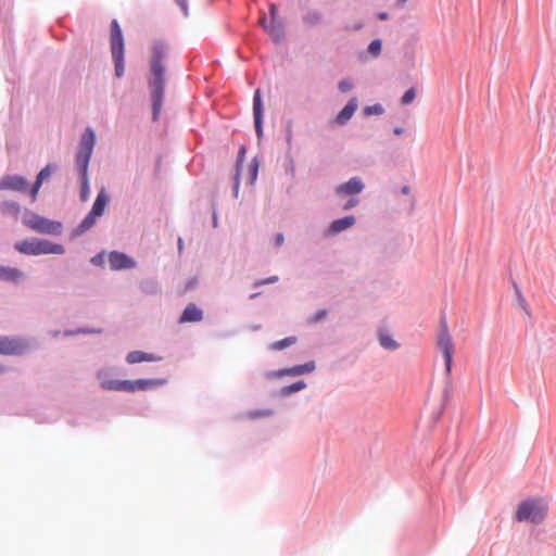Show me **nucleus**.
I'll list each match as a JSON object with an SVG mask.
<instances>
[{
	"mask_svg": "<svg viewBox=\"0 0 556 556\" xmlns=\"http://www.w3.org/2000/svg\"><path fill=\"white\" fill-rule=\"evenodd\" d=\"M167 52L168 48L163 41L156 40L152 43L150 56V77L148 83L152 98L154 119L157 118L163 105L165 85V67L163 61L166 58Z\"/></svg>",
	"mask_w": 556,
	"mask_h": 556,
	"instance_id": "f257e3e1",
	"label": "nucleus"
},
{
	"mask_svg": "<svg viewBox=\"0 0 556 556\" xmlns=\"http://www.w3.org/2000/svg\"><path fill=\"white\" fill-rule=\"evenodd\" d=\"M14 247L16 251L26 255L63 254L65 252L63 245L37 238L18 241Z\"/></svg>",
	"mask_w": 556,
	"mask_h": 556,
	"instance_id": "f03ea898",
	"label": "nucleus"
},
{
	"mask_svg": "<svg viewBox=\"0 0 556 556\" xmlns=\"http://www.w3.org/2000/svg\"><path fill=\"white\" fill-rule=\"evenodd\" d=\"M110 46L112 59L115 65V75L121 78L125 72L124 37L121 26L116 20H113L111 23Z\"/></svg>",
	"mask_w": 556,
	"mask_h": 556,
	"instance_id": "7ed1b4c3",
	"label": "nucleus"
},
{
	"mask_svg": "<svg viewBox=\"0 0 556 556\" xmlns=\"http://www.w3.org/2000/svg\"><path fill=\"white\" fill-rule=\"evenodd\" d=\"M547 507L540 500H526L518 505L515 518L532 523H540L546 516Z\"/></svg>",
	"mask_w": 556,
	"mask_h": 556,
	"instance_id": "20e7f679",
	"label": "nucleus"
},
{
	"mask_svg": "<svg viewBox=\"0 0 556 556\" xmlns=\"http://www.w3.org/2000/svg\"><path fill=\"white\" fill-rule=\"evenodd\" d=\"M269 16L270 21L268 23L266 15L263 14L258 21L260 25L269 35L273 41L279 43L285 39V27L278 15V8L275 3L269 4Z\"/></svg>",
	"mask_w": 556,
	"mask_h": 556,
	"instance_id": "39448f33",
	"label": "nucleus"
},
{
	"mask_svg": "<svg viewBox=\"0 0 556 556\" xmlns=\"http://www.w3.org/2000/svg\"><path fill=\"white\" fill-rule=\"evenodd\" d=\"M157 384H160V381L153 379L104 380L101 382V388L109 391L134 392L137 390H147Z\"/></svg>",
	"mask_w": 556,
	"mask_h": 556,
	"instance_id": "423d86ee",
	"label": "nucleus"
},
{
	"mask_svg": "<svg viewBox=\"0 0 556 556\" xmlns=\"http://www.w3.org/2000/svg\"><path fill=\"white\" fill-rule=\"evenodd\" d=\"M438 349L443 353L445 359V369L450 374L453 363L454 343L445 319H441L440 329L437 337Z\"/></svg>",
	"mask_w": 556,
	"mask_h": 556,
	"instance_id": "0eeeda50",
	"label": "nucleus"
},
{
	"mask_svg": "<svg viewBox=\"0 0 556 556\" xmlns=\"http://www.w3.org/2000/svg\"><path fill=\"white\" fill-rule=\"evenodd\" d=\"M24 224L31 230L40 233L59 235L62 232V224L60 222L50 220L35 213L25 218Z\"/></svg>",
	"mask_w": 556,
	"mask_h": 556,
	"instance_id": "6e6552de",
	"label": "nucleus"
},
{
	"mask_svg": "<svg viewBox=\"0 0 556 556\" xmlns=\"http://www.w3.org/2000/svg\"><path fill=\"white\" fill-rule=\"evenodd\" d=\"M28 348L25 340L21 338H10L0 336V354L3 355H20Z\"/></svg>",
	"mask_w": 556,
	"mask_h": 556,
	"instance_id": "1a4fd4ad",
	"label": "nucleus"
},
{
	"mask_svg": "<svg viewBox=\"0 0 556 556\" xmlns=\"http://www.w3.org/2000/svg\"><path fill=\"white\" fill-rule=\"evenodd\" d=\"M109 263L112 270L128 269L136 265L131 257L117 251H113L109 254Z\"/></svg>",
	"mask_w": 556,
	"mask_h": 556,
	"instance_id": "9d476101",
	"label": "nucleus"
},
{
	"mask_svg": "<svg viewBox=\"0 0 556 556\" xmlns=\"http://www.w3.org/2000/svg\"><path fill=\"white\" fill-rule=\"evenodd\" d=\"M364 190V184L361 178L352 177L349 181L341 184L337 187L336 193L338 195H354Z\"/></svg>",
	"mask_w": 556,
	"mask_h": 556,
	"instance_id": "9b49d317",
	"label": "nucleus"
},
{
	"mask_svg": "<svg viewBox=\"0 0 556 556\" xmlns=\"http://www.w3.org/2000/svg\"><path fill=\"white\" fill-rule=\"evenodd\" d=\"M253 115H254V125L255 130L258 137L262 136L263 127H262V116H263V105L261 100V91L257 89L254 93L253 98Z\"/></svg>",
	"mask_w": 556,
	"mask_h": 556,
	"instance_id": "f8f14e48",
	"label": "nucleus"
},
{
	"mask_svg": "<svg viewBox=\"0 0 556 556\" xmlns=\"http://www.w3.org/2000/svg\"><path fill=\"white\" fill-rule=\"evenodd\" d=\"M27 188V180L18 175L5 176L2 178V189H11L14 191H25Z\"/></svg>",
	"mask_w": 556,
	"mask_h": 556,
	"instance_id": "ddd939ff",
	"label": "nucleus"
},
{
	"mask_svg": "<svg viewBox=\"0 0 556 556\" xmlns=\"http://www.w3.org/2000/svg\"><path fill=\"white\" fill-rule=\"evenodd\" d=\"M162 359H163L162 356L151 354V353H146L142 351H132V352H129L126 356V362L128 364H136V363H141V362H159Z\"/></svg>",
	"mask_w": 556,
	"mask_h": 556,
	"instance_id": "4468645a",
	"label": "nucleus"
},
{
	"mask_svg": "<svg viewBox=\"0 0 556 556\" xmlns=\"http://www.w3.org/2000/svg\"><path fill=\"white\" fill-rule=\"evenodd\" d=\"M354 224H355V217L354 216H352V215L351 216H345V217H342V218L333 220L330 224L327 232L329 235H336V233H339V232H341L343 230L349 229Z\"/></svg>",
	"mask_w": 556,
	"mask_h": 556,
	"instance_id": "2eb2a0df",
	"label": "nucleus"
},
{
	"mask_svg": "<svg viewBox=\"0 0 556 556\" xmlns=\"http://www.w3.org/2000/svg\"><path fill=\"white\" fill-rule=\"evenodd\" d=\"M54 167L50 164H48L46 167H43L39 174L37 175L36 181L34 186L30 189V197L33 201H36L39 189L47 178H49L53 172Z\"/></svg>",
	"mask_w": 556,
	"mask_h": 556,
	"instance_id": "dca6fc26",
	"label": "nucleus"
},
{
	"mask_svg": "<svg viewBox=\"0 0 556 556\" xmlns=\"http://www.w3.org/2000/svg\"><path fill=\"white\" fill-rule=\"evenodd\" d=\"M203 318L202 311L193 303H190L185 308L181 317L180 323H194L200 321Z\"/></svg>",
	"mask_w": 556,
	"mask_h": 556,
	"instance_id": "f3484780",
	"label": "nucleus"
},
{
	"mask_svg": "<svg viewBox=\"0 0 556 556\" xmlns=\"http://www.w3.org/2000/svg\"><path fill=\"white\" fill-rule=\"evenodd\" d=\"M356 109H357V101L355 98H353L348 102V104L337 115L336 122L340 125L345 124L353 116Z\"/></svg>",
	"mask_w": 556,
	"mask_h": 556,
	"instance_id": "a211bd4d",
	"label": "nucleus"
},
{
	"mask_svg": "<svg viewBox=\"0 0 556 556\" xmlns=\"http://www.w3.org/2000/svg\"><path fill=\"white\" fill-rule=\"evenodd\" d=\"M24 277V274L14 267L0 266V280L16 282Z\"/></svg>",
	"mask_w": 556,
	"mask_h": 556,
	"instance_id": "6ab92c4d",
	"label": "nucleus"
},
{
	"mask_svg": "<svg viewBox=\"0 0 556 556\" xmlns=\"http://www.w3.org/2000/svg\"><path fill=\"white\" fill-rule=\"evenodd\" d=\"M94 141V132L89 128L86 129V131L81 136L78 152H86L92 154Z\"/></svg>",
	"mask_w": 556,
	"mask_h": 556,
	"instance_id": "aec40b11",
	"label": "nucleus"
},
{
	"mask_svg": "<svg viewBox=\"0 0 556 556\" xmlns=\"http://www.w3.org/2000/svg\"><path fill=\"white\" fill-rule=\"evenodd\" d=\"M108 202H109V197H108L105 190L102 189L98 193L90 212L98 217L101 216L104 213Z\"/></svg>",
	"mask_w": 556,
	"mask_h": 556,
	"instance_id": "412c9836",
	"label": "nucleus"
},
{
	"mask_svg": "<svg viewBox=\"0 0 556 556\" xmlns=\"http://www.w3.org/2000/svg\"><path fill=\"white\" fill-rule=\"evenodd\" d=\"M315 369V363L308 362L303 365H296L291 368H286L280 371L281 375L300 376L306 372H312Z\"/></svg>",
	"mask_w": 556,
	"mask_h": 556,
	"instance_id": "4be33fe9",
	"label": "nucleus"
},
{
	"mask_svg": "<svg viewBox=\"0 0 556 556\" xmlns=\"http://www.w3.org/2000/svg\"><path fill=\"white\" fill-rule=\"evenodd\" d=\"M91 154L86 152H77L76 154V168L80 177L88 176V165Z\"/></svg>",
	"mask_w": 556,
	"mask_h": 556,
	"instance_id": "5701e85b",
	"label": "nucleus"
},
{
	"mask_svg": "<svg viewBox=\"0 0 556 556\" xmlns=\"http://www.w3.org/2000/svg\"><path fill=\"white\" fill-rule=\"evenodd\" d=\"M378 339H379L380 345L387 350L393 351L399 348L397 342L392 338V336L388 331H386L383 329L379 330Z\"/></svg>",
	"mask_w": 556,
	"mask_h": 556,
	"instance_id": "b1692460",
	"label": "nucleus"
},
{
	"mask_svg": "<svg viewBox=\"0 0 556 556\" xmlns=\"http://www.w3.org/2000/svg\"><path fill=\"white\" fill-rule=\"evenodd\" d=\"M0 211L3 215L17 217L20 214V205L14 201H3L0 205Z\"/></svg>",
	"mask_w": 556,
	"mask_h": 556,
	"instance_id": "393cba45",
	"label": "nucleus"
},
{
	"mask_svg": "<svg viewBox=\"0 0 556 556\" xmlns=\"http://www.w3.org/2000/svg\"><path fill=\"white\" fill-rule=\"evenodd\" d=\"M295 342H296V338L295 337H288V338H285L282 340L274 342L270 345V349L274 350V351H280V350H283V349L294 344Z\"/></svg>",
	"mask_w": 556,
	"mask_h": 556,
	"instance_id": "a878e982",
	"label": "nucleus"
},
{
	"mask_svg": "<svg viewBox=\"0 0 556 556\" xmlns=\"http://www.w3.org/2000/svg\"><path fill=\"white\" fill-rule=\"evenodd\" d=\"M97 217L98 216L89 212V214L81 220V223L78 226L79 232L81 233L90 229L94 225Z\"/></svg>",
	"mask_w": 556,
	"mask_h": 556,
	"instance_id": "bb28decb",
	"label": "nucleus"
},
{
	"mask_svg": "<svg viewBox=\"0 0 556 556\" xmlns=\"http://www.w3.org/2000/svg\"><path fill=\"white\" fill-rule=\"evenodd\" d=\"M306 387L304 381H298L292 384L286 386L281 389L282 395H290L291 393H295L298 391L303 390Z\"/></svg>",
	"mask_w": 556,
	"mask_h": 556,
	"instance_id": "cd10ccee",
	"label": "nucleus"
},
{
	"mask_svg": "<svg viewBox=\"0 0 556 556\" xmlns=\"http://www.w3.org/2000/svg\"><path fill=\"white\" fill-rule=\"evenodd\" d=\"M80 178H81L80 198L83 201H87L88 197H89V179H88V176H84Z\"/></svg>",
	"mask_w": 556,
	"mask_h": 556,
	"instance_id": "c85d7f7f",
	"label": "nucleus"
},
{
	"mask_svg": "<svg viewBox=\"0 0 556 556\" xmlns=\"http://www.w3.org/2000/svg\"><path fill=\"white\" fill-rule=\"evenodd\" d=\"M415 98H416L415 89L409 88L408 90L405 91V93L401 98V103L404 105H407V104L412 103L415 100Z\"/></svg>",
	"mask_w": 556,
	"mask_h": 556,
	"instance_id": "c756f323",
	"label": "nucleus"
},
{
	"mask_svg": "<svg viewBox=\"0 0 556 556\" xmlns=\"http://www.w3.org/2000/svg\"><path fill=\"white\" fill-rule=\"evenodd\" d=\"M368 51L375 56L379 55L381 52V41L379 39L372 40L368 46Z\"/></svg>",
	"mask_w": 556,
	"mask_h": 556,
	"instance_id": "7c9ffc66",
	"label": "nucleus"
},
{
	"mask_svg": "<svg viewBox=\"0 0 556 556\" xmlns=\"http://www.w3.org/2000/svg\"><path fill=\"white\" fill-rule=\"evenodd\" d=\"M364 112L366 115H380L383 113V108L380 104H375L365 108Z\"/></svg>",
	"mask_w": 556,
	"mask_h": 556,
	"instance_id": "2f4dec72",
	"label": "nucleus"
},
{
	"mask_svg": "<svg viewBox=\"0 0 556 556\" xmlns=\"http://www.w3.org/2000/svg\"><path fill=\"white\" fill-rule=\"evenodd\" d=\"M338 87L341 92H348V91L352 90L354 86L351 80L343 79L339 83Z\"/></svg>",
	"mask_w": 556,
	"mask_h": 556,
	"instance_id": "473e14b6",
	"label": "nucleus"
},
{
	"mask_svg": "<svg viewBox=\"0 0 556 556\" xmlns=\"http://www.w3.org/2000/svg\"><path fill=\"white\" fill-rule=\"evenodd\" d=\"M278 281V277L277 276H271V277H268L267 279H262V280H257L254 286L255 287H261L263 285H266V283H275Z\"/></svg>",
	"mask_w": 556,
	"mask_h": 556,
	"instance_id": "72a5a7b5",
	"label": "nucleus"
},
{
	"mask_svg": "<svg viewBox=\"0 0 556 556\" xmlns=\"http://www.w3.org/2000/svg\"><path fill=\"white\" fill-rule=\"evenodd\" d=\"M358 204V199L356 198H351L344 205H343V210H350L354 206H356Z\"/></svg>",
	"mask_w": 556,
	"mask_h": 556,
	"instance_id": "f704fd0d",
	"label": "nucleus"
},
{
	"mask_svg": "<svg viewBox=\"0 0 556 556\" xmlns=\"http://www.w3.org/2000/svg\"><path fill=\"white\" fill-rule=\"evenodd\" d=\"M176 2L179 5V8L181 9V11L184 12V15L188 16V4H187V1L186 0H176Z\"/></svg>",
	"mask_w": 556,
	"mask_h": 556,
	"instance_id": "c9c22d12",
	"label": "nucleus"
},
{
	"mask_svg": "<svg viewBox=\"0 0 556 556\" xmlns=\"http://www.w3.org/2000/svg\"><path fill=\"white\" fill-rule=\"evenodd\" d=\"M326 315H327V312H326L325 309L318 311V312L314 315L313 320H314V321H318V320H320L321 318H324Z\"/></svg>",
	"mask_w": 556,
	"mask_h": 556,
	"instance_id": "e433bc0d",
	"label": "nucleus"
},
{
	"mask_svg": "<svg viewBox=\"0 0 556 556\" xmlns=\"http://www.w3.org/2000/svg\"><path fill=\"white\" fill-rule=\"evenodd\" d=\"M257 176V164L253 165L251 169V182H253L256 179Z\"/></svg>",
	"mask_w": 556,
	"mask_h": 556,
	"instance_id": "4c0bfd02",
	"label": "nucleus"
},
{
	"mask_svg": "<svg viewBox=\"0 0 556 556\" xmlns=\"http://www.w3.org/2000/svg\"><path fill=\"white\" fill-rule=\"evenodd\" d=\"M235 192L236 194L238 193V188H239V166L237 167V173H236V178H235Z\"/></svg>",
	"mask_w": 556,
	"mask_h": 556,
	"instance_id": "58836bf2",
	"label": "nucleus"
},
{
	"mask_svg": "<svg viewBox=\"0 0 556 556\" xmlns=\"http://www.w3.org/2000/svg\"><path fill=\"white\" fill-rule=\"evenodd\" d=\"M283 241H285L283 235H282V233H278V235L276 236V244H277L278 247H280V245L283 243Z\"/></svg>",
	"mask_w": 556,
	"mask_h": 556,
	"instance_id": "ea45409f",
	"label": "nucleus"
},
{
	"mask_svg": "<svg viewBox=\"0 0 556 556\" xmlns=\"http://www.w3.org/2000/svg\"><path fill=\"white\" fill-rule=\"evenodd\" d=\"M101 262H102V256H101V255H97V256H94V257L92 258V263H93V264L99 265V264H101Z\"/></svg>",
	"mask_w": 556,
	"mask_h": 556,
	"instance_id": "a19ab883",
	"label": "nucleus"
},
{
	"mask_svg": "<svg viewBox=\"0 0 556 556\" xmlns=\"http://www.w3.org/2000/svg\"><path fill=\"white\" fill-rule=\"evenodd\" d=\"M403 131H404V129H403L402 127H396V128H394V134H395V135H402V134H403Z\"/></svg>",
	"mask_w": 556,
	"mask_h": 556,
	"instance_id": "79ce46f5",
	"label": "nucleus"
},
{
	"mask_svg": "<svg viewBox=\"0 0 556 556\" xmlns=\"http://www.w3.org/2000/svg\"><path fill=\"white\" fill-rule=\"evenodd\" d=\"M378 17L380 20H387L388 18V14L387 13H380Z\"/></svg>",
	"mask_w": 556,
	"mask_h": 556,
	"instance_id": "37998d69",
	"label": "nucleus"
},
{
	"mask_svg": "<svg viewBox=\"0 0 556 556\" xmlns=\"http://www.w3.org/2000/svg\"><path fill=\"white\" fill-rule=\"evenodd\" d=\"M407 0H397V5L403 7Z\"/></svg>",
	"mask_w": 556,
	"mask_h": 556,
	"instance_id": "c03bdc74",
	"label": "nucleus"
},
{
	"mask_svg": "<svg viewBox=\"0 0 556 556\" xmlns=\"http://www.w3.org/2000/svg\"><path fill=\"white\" fill-rule=\"evenodd\" d=\"M402 192H403L404 194H407V193L409 192V188H408V187H404V188L402 189Z\"/></svg>",
	"mask_w": 556,
	"mask_h": 556,
	"instance_id": "a18cd8bd",
	"label": "nucleus"
},
{
	"mask_svg": "<svg viewBox=\"0 0 556 556\" xmlns=\"http://www.w3.org/2000/svg\"><path fill=\"white\" fill-rule=\"evenodd\" d=\"M178 248H179V250L182 249V240L181 239L178 240Z\"/></svg>",
	"mask_w": 556,
	"mask_h": 556,
	"instance_id": "49530a36",
	"label": "nucleus"
},
{
	"mask_svg": "<svg viewBox=\"0 0 556 556\" xmlns=\"http://www.w3.org/2000/svg\"><path fill=\"white\" fill-rule=\"evenodd\" d=\"M0 190H2V179L0 180Z\"/></svg>",
	"mask_w": 556,
	"mask_h": 556,
	"instance_id": "de8ad7c7",
	"label": "nucleus"
}]
</instances>
